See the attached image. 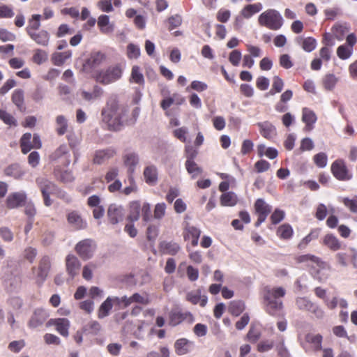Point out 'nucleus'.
I'll return each instance as SVG.
<instances>
[{"mask_svg": "<svg viewBox=\"0 0 357 357\" xmlns=\"http://www.w3.org/2000/svg\"><path fill=\"white\" fill-rule=\"evenodd\" d=\"M26 200V195L24 192H13L7 197L6 204L8 208H15L24 205Z\"/></svg>", "mask_w": 357, "mask_h": 357, "instance_id": "obj_17", "label": "nucleus"}, {"mask_svg": "<svg viewBox=\"0 0 357 357\" xmlns=\"http://www.w3.org/2000/svg\"><path fill=\"white\" fill-rule=\"evenodd\" d=\"M3 174L6 176L20 179L24 176V172L18 163H13L3 169Z\"/></svg>", "mask_w": 357, "mask_h": 357, "instance_id": "obj_29", "label": "nucleus"}, {"mask_svg": "<svg viewBox=\"0 0 357 357\" xmlns=\"http://www.w3.org/2000/svg\"><path fill=\"white\" fill-rule=\"evenodd\" d=\"M123 161L126 166L129 167V170L132 172L135 167L139 162L138 156L135 153H129L123 156Z\"/></svg>", "mask_w": 357, "mask_h": 357, "instance_id": "obj_48", "label": "nucleus"}, {"mask_svg": "<svg viewBox=\"0 0 357 357\" xmlns=\"http://www.w3.org/2000/svg\"><path fill=\"white\" fill-rule=\"evenodd\" d=\"M353 53V48L345 45L339 46L337 49V56L342 60L349 59Z\"/></svg>", "mask_w": 357, "mask_h": 357, "instance_id": "obj_55", "label": "nucleus"}, {"mask_svg": "<svg viewBox=\"0 0 357 357\" xmlns=\"http://www.w3.org/2000/svg\"><path fill=\"white\" fill-rule=\"evenodd\" d=\"M255 212L257 215V220L255 226L258 227L261 223L265 222L267 216L271 211V206L265 202L263 199H257L254 204Z\"/></svg>", "mask_w": 357, "mask_h": 357, "instance_id": "obj_9", "label": "nucleus"}, {"mask_svg": "<svg viewBox=\"0 0 357 357\" xmlns=\"http://www.w3.org/2000/svg\"><path fill=\"white\" fill-rule=\"evenodd\" d=\"M141 211V204L139 201L132 202L130 204L129 215H128V220L130 222L139 220Z\"/></svg>", "mask_w": 357, "mask_h": 357, "instance_id": "obj_35", "label": "nucleus"}, {"mask_svg": "<svg viewBox=\"0 0 357 357\" xmlns=\"http://www.w3.org/2000/svg\"><path fill=\"white\" fill-rule=\"evenodd\" d=\"M257 126L260 134L266 139L271 140L277 135L275 127L269 121L259 122Z\"/></svg>", "mask_w": 357, "mask_h": 357, "instance_id": "obj_21", "label": "nucleus"}, {"mask_svg": "<svg viewBox=\"0 0 357 357\" xmlns=\"http://www.w3.org/2000/svg\"><path fill=\"white\" fill-rule=\"evenodd\" d=\"M175 101L176 104L181 105L184 102V98L179 97V95L177 93H174L172 97L163 99L160 102V107L162 109L167 110Z\"/></svg>", "mask_w": 357, "mask_h": 357, "instance_id": "obj_45", "label": "nucleus"}, {"mask_svg": "<svg viewBox=\"0 0 357 357\" xmlns=\"http://www.w3.org/2000/svg\"><path fill=\"white\" fill-rule=\"evenodd\" d=\"M190 314L182 313L180 312H172L169 314V324L175 326L183 322Z\"/></svg>", "mask_w": 357, "mask_h": 357, "instance_id": "obj_49", "label": "nucleus"}, {"mask_svg": "<svg viewBox=\"0 0 357 357\" xmlns=\"http://www.w3.org/2000/svg\"><path fill=\"white\" fill-rule=\"evenodd\" d=\"M130 81H132L138 84H144V75L141 73L140 68L138 66H132L130 75Z\"/></svg>", "mask_w": 357, "mask_h": 357, "instance_id": "obj_52", "label": "nucleus"}, {"mask_svg": "<svg viewBox=\"0 0 357 357\" xmlns=\"http://www.w3.org/2000/svg\"><path fill=\"white\" fill-rule=\"evenodd\" d=\"M201 233L202 231L199 228L186 223L183 231V240L190 241L191 245L196 247L198 245Z\"/></svg>", "mask_w": 357, "mask_h": 357, "instance_id": "obj_12", "label": "nucleus"}, {"mask_svg": "<svg viewBox=\"0 0 357 357\" xmlns=\"http://www.w3.org/2000/svg\"><path fill=\"white\" fill-rule=\"evenodd\" d=\"M321 243L333 252H336L342 248V242L335 234L331 233L324 235Z\"/></svg>", "mask_w": 357, "mask_h": 357, "instance_id": "obj_19", "label": "nucleus"}, {"mask_svg": "<svg viewBox=\"0 0 357 357\" xmlns=\"http://www.w3.org/2000/svg\"><path fill=\"white\" fill-rule=\"evenodd\" d=\"M293 227L289 223H284L280 225L276 230L277 236L283 241H289L294 236Z\"/></svg>", "mask_w": 357, "mask_h": 357, "instance_id": "obj_28", "label": "nucleus"}, {"mask_svg": "<svg viewBox=\"0 0 357 357\" xmlns=\"http://www.w3.org/2000/svg\"><path fill=\"white\" fill-rule=\"evenodd\" d=\"M338 79L333 74H327L322 79V84L324 88L327 91L333 90L337 82Z\"/></svg>", "mask_w": 357, "mask_h": 357, "instance_id": "obj_47", "label": "nucleus"}, {"mask_svg": "<svg viewBox=\"0 0 357 357\" xmlns=\"http://www.w3.org/2000/svg\"><path fill=\"white\" fill-rule=\"evenodd\" d=\"M123 208L115 204H110L107 209V217L112 225L117 224L123 218Z\"/></svg>", "mask_w": 357, "mask_h": 357, "instance_id": "obj_22", "label": "nucleus"}, {"mask_svg": "<svg viewBox=\"0 0 357 357\" xmlns=\"http://www.w3.org/2000/svg\"><path fill=\"white\" fill-rule=\"evenodd\" d=\"M72 56L71 50H67L63 52H54L52 55V61L54 65L61 66L67 59Z\"/></svg>", "mask_w": 357, "mask_h": 357, "instance_id": "obj_38", "label": "nucleus"}, {"mask_svg": "<svg viewBox=\"0 0 357 357\" xmlns=\"http://www.w3.org/2000/svg\"><path fill=\"white\" fill-rule=\"evenodd\" d=\"M47 325L54 326L56 331L65 337L69 335L70 321L66 318L51 319Z\"/></svg>", "mask_w": 357, "mask_h": 357, "instance_id": "obj_15", "label": "nucleus"}, {"mask_svg": "<svg viewBox=\"0 0 357 357\" xmlns=\"http://www.w3.org/2000/svg\"><path fill=\"white\" fill-rule=\"evenodd\" d=\"M36 182L40 188L43 198L44 204L46 206H50L52 204L50 196L56 193L57 186L52 181L45 178H38Z\"/></svg>", "mask_w": 357, "mask_h": 357, "instance_id": "obj_7", "label": "nucleus"}, {"mask_svg": "<svg viewBox=\"0 0 357 357\" xmlns=\"http://www.w3.org/2000/svg\"><path fill=\"white\" fill-rule=\"evenodd\" d=\"M30 38L37 44L47 46L50 40V34L45 30H40L29 35Z\"/></svg>", "mask_w": 357, "mask_h": 357, "instance_id": "obj_33", "label": "nucleus"}, {"mask_svg": "<svg viewBox=\"0 0 357 357\" xmlns=\"http://www.w3.org/2000/svg\"><path fill=\"white\" fill-rule=\"evenodd\" d=\"M333 176L338 181H347L352 178L353 174L343 159H337L331 166Z\"/></svg>", "mask_w": 357, "mask_h": 357, "instance_id": "obj_6", "label": "nucleus"}, {"mask_svg": "<svg viewBox=\"0 0 357 357\" xmlns=\"http://www.w3.org/2000/svg\"><path fill=\"white\" fill-rule=\"evenodd\" d=\"M106 56L101 52H96L91 54L90 56L86 60L84 64V68L86 70H90L100 66L105 60Z\"/></svg>", "mask_w": 357, "mask_h": 357, "instance_id": "obj_16", "label": "nucleus"}, {"mask_svg": "<svg viewBox=\"0 0 357 357\" xmlns=\"http://www.w3.org/2000/svg\"><path fill=\"white\" fill-rule=\"evenodd\" d=\"M296 305L299 310L310 312L314 303H312L307 298L300 297L296 300Z\"/></svg>", "mask_w": 357, "mask_h": 357, "instance_id": "obj_50", "label": "nucleus"}, {"mask_svg": "<svg viewBox=\"0 0 357 357\" xmlns=\"http://www.w3.org/2000/svg\"><path fill=\"white\" fill-rule=\"evenodd\" d=\"M314 164L319 168H324L326 166L328 162L327 155L324 152H320L313 156Z\"/></svg>", "mask_w": 357, "mask_h": 357, "instance_id": "obj_57", "label": "nucleus"}, {"mask_svg": "<svg viewBox=\"0 0 357 357\" xmlns=\"http://www.w3.org/2000/svg\"><path fill=\"white\" fill-rule=\"evenodd\" d=\"M98 26L101 33L104 34H109L114 31V24L109 23V17L106 15H101L98 19Z\"/></svg>", "mask_w": 357, "mask_h": 357, "instance_id": "obj_30", "label": "nucleus"}, {"mask_svg": "<svg viewBox=\"0 0 357 357\" xmlns=\"http://www.w3.org/2000/svg\"><path fill=\"white\" fill-rule=\"evenodd\" d=\"M286 291L283 287L270 288L265 287L263 289V298L266 311L275 316L283 308L282 301L280 298L285 296Z\"/></svg>", "mask_w": 357, "mask_h": 357, "instance_id": "obj_2", "label": "nucleus"}, {"mask_svg": "<svg viewBox=\"0 0 357 357\" xmlns=\"http://www.w3.org/2000/svg\"><path fill=\"white\" fill-rule=\"evenodd\" d=\"M69 150L66 144L60 145L53 153L50 155L52 160H56L61 157L68 154Z\"/></svg>", "mask_w": 357, "mask_h": 357, "instance_id": "obj_53", "label": "nucleus"}, {"mask_svg": "<svg viewBox=\"0 0 357 357\" xmlns=\"http://www.w3.org/2000/svg\"><path fill=\"white\" fill-rule=\"evenodd\" d=\"M242 58V54L238 50H232L229 54V61L234 66H238Z\"/></svg>", "mask_w": 357, "mask_h": 357, "instance_id": "obj_63", "label": "nucleus"}, {"mask_svg": "<svg viewBox=\"0 0 357 357\" xmlns=\"http://www.w3.org/2000/svg\"><path fill=\"white\" fill-rule=\"evenodd\" d=\"M49 317L48 312L41 308H38L34 310L33 314L28 321V326L30 328H36L43 325Z\"/></svg>", "mask_w": 357, "mask_h": 357, "instance_id": "obj_13", "label": "nucleus"}, {"mask_svg": "<svg viewBox=\"0 0 357 357\" xmlns=\"http://www.w3.org/2000/svg\"><path fill=\"white\" fill-rule=\"evenodd\" d=\"M245 303L242 301H232L229 304L228 311L231 315L238 317L245 310Z\"/></svg>", "mask_w": 357, "mask_h": 357, "instance_id": "obj_40", "label": "nucleus"}, {"mask_svg": "<svg viewBox=\"0 0 357 357\" xmlns=\"http://www.w3.org/2000/svg\"><path fill=\"white\" fill-rule=\"evenodd\" d=\"M321 233V229L320 228H314L312 229L310 231V233L305 236L304 238H303L301 241L298 243L297 248L298 250H304L307 248L308 244L314 240H317Z\"/></svg>", "mask_w": 357, "mask_h": 357, "instance_id": "obj_27", "label": "nucleus"}, {"mask_svg": "<svg viewBox=\"0 0 357 357\" xmlns=\"http://www.w3.org/2000/svg\"><path fill=\"white\" fill-rule=\"evenodd\" d=\"M140 48L138 45L130 43L127 46V56L130 59H137L140 56Z\"/></svg>", "mask_w": 357, "mask_h": 357, "instance_id": "obj_58", "label": "nucleus"}, {"mask_svg": "<svg viewBox=\"0 0 357 357\" xmlns=\"http://www.w3.org/2000/svg\"><path fill=\"white\" fill-rule=\"evenodd\" d=\"M285 213L284 211L276 208L271 214L270 219L273 225H277L284 220Z\"/></svg>", "mask_w": 357, "mask_h": 357, "instance_id": "obj_62", "label": "nucleus"}, {"mask_svg": "<svg viewBox=\"0 0 357 357\" xmlns=\"http://www.w3.org/2000/svg\"><path fill=\"white\" fill-rule=\"evenodd\" d=\"M0 119L7 125L17 126V121L14 116L4 110L0 109Z\"/></svg>", "mask_w": 357, "mask_h": 357, "instance_id": "obj_61", "label": "nucleus"}, {"mask_svg": "<svg viewBox=\"0 0 357 357\" xmlns=\"http://www.w3.org/2000/svg\"><path fill=\"white\" fill-rule=\"evenodd\" d=\"M258 23L270 30L278 31L283 26L284 20L277 10L268 9L259 15Z\"/></svg>", "mask_w": 357, "mask_h": 357, "instance_id": "obj_4", "label": "nucleus"}, {"mask_svg": "<svg viewBox=\"0 0 357 357\" xmlns=\"http://www.w3.org/2000/svg\"><path fill=\"white\" fill-rule=\"evenodd\" d=\"M51 263L50 259L48 256L43 257L38 264V267L36 269V283L38 285H42L44 281L46 280L49 271L50 270ZM36 270L35 267L32 268V271H34Z\"/></svg>", "mask_w": 357, "mask_h": 357, "instance_id": "obj_10", "label": "nucleus"}, {"mask_svg": "<svg viewBox=\"0 0 357 357\" xmlns=\"http://www.w3.org/2000/svg\"><path fill=\"white\" fill-rule=\"evenodd\" d=\"M220 202L223 206H234L238 202V197L233 192H227L222 194Z\"/></svg>", "mask_w": 357, "mask_h": 357, "instance_id": "obj_36", "label": "nucleus"}, {"mask_svg": "<svg viewBox=\"0 0 357 357\" xmlns=\"http://www.w3.org/2000/svg\"><path fill=\"white\" fill-rule=\"evenodd\" d=\"M331 32L335 39L341 41L344 39L346 35L348 33L349 29L342 24H335L331 28Z\"/></svg>", "mask_w": 357, "mask_h": 357, "instance_id": "obj_43", "label": "nucleus"}, {"mask_svg": "<svg viewBox=\"0 0 357 357\" xmlns=\"http://www.w3.org/2000/svg\"><path fill=\"white\" fill-rule=\"evenodd\" d=\"M96 245L92 239L86 238L78 242L75 248L77 254L83 259L87 260L92 257Z\"/></svg>", "mask_w": 357, "mask_h": 357, "instance_id": "obj_8", "label": "nucleus"}, {"mask_svg": "<svg viewBox=\"0 0 357 357\" xmlns=\"http://www.w3.org/2000/svg\"><path fill=\"white\" fill-rule=\"evenodd\" d=\"M66 219L68 223L75 230H82L87 227V222L82 218L78 211L72 210L67 212Z\"/></svg>", "mask_w": 357, "mask_h": 357, "instance_id": "obj_11", "label": "nucleus"}, {"mask_svg": "<svg viewBox=\"0 0 357 357\" xmlns=\"http://www.w3.org/2000/svg\"><path fill=\"white\" fill-rule=\"evenodd\" d=\"M32 135L29 132L24 133L20 139L21 151L24 154L29 153L32 149Z\"/></svg>", "mask_w": 357, "mask_h": 357, "instance_id": "obj_44", "label": "nucleus"}, {"mask_svg": "<svg viewBox=\"0 0 357 357\" xmlns=\"http://www.w3.org/2000/svg\"><path fill=\"white\" fill-rule=\"evenodd\" d=\"M145 181L150 185H155L158 181V170L154 165L146 167L144 170Z\"/></svg>", "mask_w": 357, "mask_h": 357, "instance_id": "obj_31", "label": "nucleus"}, {"mask_svg": "<svg viewBox=\"0 0 357 357\" xmlns=\"http://www.w3.org/2000/svg\"><path fill=\"white\" fill-rule=\"evenodd\" d=\"M231 17V11L226 8H220L216 13V19L220 23L227 22Z\"/></svg>", "mask_w": 357, "mask_h": 357, "instance_id": "obj_60", "label": "nucleus"}, {"mask_svg": "<svg viewBox=\"0 0 357 357\" xmlns=\"http://www.w3.org/2000/svg\"><path fill=\"white\" fill-rule=\"evenodd\" d=\"M342 203L351 213H357V196L352 198L345 197L342 199Z\"/></svg>", "mask_w": 357, "mask_h": 357, "instance_id": "obj_59", "label": "nucleus"}, {"mask_svg": "<svg viewBox=\"0 0 357 357\" xmlns=\"http://www.w3.org/2000/svg\"><path fill=\"white\" fill-rule=\"evenodd\" d=\"M25 344L24 340H15L9 343L8 348L12 352L19 353L25 347Z\"/></svg>", "mask_w": 357, "mask_h": 357, "instance_id": "obj_64", "label": "nucleus"}, {"mask_svg": "<svg viewBox=\"0 0 357 357\" xmlns=\"http://www.w3.org/2000/svg\"><path fill=\"white\" fill-rule=\"evenodd\" d=\"M47 60V54L45 51L36 49L32 56V61L37 65H40Z\"/></svg>", "mask_w": 357, "mask_h": 357, "instance_id": "obj_54", "label": "nucleus"}, {"mask_svg": "<svg viewBox=\"0 0 357 357\" xmlns=\"http://www.w3.org/2000/svg\"><path fill=\"white\" fill-rule=\"evenodd\" d=\"M192 342L186 338L178 339L174 343L175 352L178 356L188 354L191 351Z\"/></svg>", "mask_w": 357, "mask_h": 357, "instance_id": "obj_24", "label": "nucleus"}, {"mask_svg": "<svg viewBox=\"0 0 357 357\" xmlns=\"http://www.w3.org/2000/svg\"><path fill=\"white\" fill-rule=\"evenodd\" d=\"M160 248L163 254L170 255H176L181 250L180 245L177 243L173 241L162 242L160 245Z\"/></svg>", "mask_w": 357, "mask_h": 357, "instance_id": "obj_32", "label": "nucleus"}, {"mask_svg": "<svg viewBox=\"0 0 357 357\" xmlns=\"http://www.w3.org/2000/svg\"><path fill=\"white\" fill-rule=\"evenodd\" d=\"M284 85V81L279 76H274L269 93L275 95V93H280L283 89Z\"/></svg>", "mask_w": 357, "mask_h": 357, "instance_id": "obj_51", "label": "nucleus"}, {"mask_svg": "<svg viewBox=\"0 0 357 357\" xmlns=\"http://www.w3.org/2000/svg\"><path fill=\"white\" fill-rule=\"evenodd\" d=\"M56 132L59 136H62L68 131V123L63 115H59L56 117Z\"/></svg>", "mask_w": 357, "mask_h": 357, "instance_id": "obj_37", "label": "nucleus"}, {"mask_svg": "<svg viewBox=\"0 0 357 357\" xmlns=\"http://www.w3.org/2000/svg\"><path fill=\"white\" fill-rule=\"evenodd\" d=\"M40 15H32V19L29 21V25L27 26L26 30L27 32V34L29 36L31 33H33L36 31H38L39 28L40 26Z\"/></svg>", "mask_w": 357, "mask_h": 357, "instance_id": "obj_46", "label": "nucleus"}, {"mask_svg": "<svg viewBox=\"0 0 357 357\" xmlns=\"http://www.w3.org/2000/svg\"><path fill=\"white\" fill-rule=\"evenodd\" d=\"M123 74L121 64L109 66L107 69L100 70L96 76L97 82L102 84H109L119 80Z\"/></svg>", "mask_w": 357, "mask_h": 357, "instance_id": "obj_5", "label": "nucleus"}, {"mask_svg": "<svg viewBox=\"0 0 357 357\" xmlns=\"http://www.w3.org/2000/svg\"><path fill=\"white\" fill-rule=\"evenodd\" d=\"M317 119V116L312 110L306 107L303 109L302 121L305 123L303 129L305 132H310L313 130L314 124L316 123Z\"/></svg>", "mask_w": 357, "mask_h": 357, "instance_id": "obj_20", "label": "nucleus"}, {"mask_svg": "<svg viewBox=\"0 0 357 357\" xmlns=\"http://www.w3.org/2000/svg\"><path fill=\"white\" fill-rule=\"evenodd\" d=\"M54 175L58 180L63 183L72 182L74 180V177L71 172H59L57 170H54Z\"/></svg>", "mask_w": 357, "mask_h": 357, "instance_id": "obj_56", "label": "nucleus"}, {"mask_svg": "<svg viewBox=\"0 0 357 357\" xmlns=\"http://www.w3.org/2000/svg\"><path fill=\"white\" fill-rule=\"evenodd\" d=\"M185 165L187 172L191 175L192 178H197L203 172L202 168L199 167L194 160H186Z\"/></svg>", "mask_w": 357, "mask_h": 357, "instance_id": "obj_42", "label": "nucleus"}, {"mask_svg": "<svg viewBox=\"0 0 357 357\" xmlns=\"http://www.w3.org/2000/svg\"><path fill=\"white\" fill-rule=\"evenodd\" d=\"M262 4L259 2L253 4H248L241 10V14L244 18L249 19L253 15L260 12L262 10Z\"/></svg>", "mask_w": 357, "mask_h": 357, "instance_id": "obj_34", "label": "nucleus"}, {"mask_svg": "<svg viewBox=\"0 0 357 357\" xmlns=\"http://www.w3.org/2000/svg\"><path fill=\"white\" fill-rule=\"evenodd\" d=\"M11 99L18 109L20 111L25 109L24 91L22 89H18L15 90L12 94Z\"/></svg>", "mask_w": 357, "mask_h": 357, "instance_id": "obj_39", "label": "nucleus"}, {"mask_svg": "<svg viewBox=\"0 0 357 357\" xmlns=\"http://www.w3.org/2000/svg\"><path fill=\"white\" fill-rule=\"evenodd\" d=\"M111 296H109L106 300L100 305L98 310V317L102 319L107 317L109 314L111 310L112 309L113 305L112 303Z\"/></svg>", "mask_w": 357, "mask_h": 357, "instance_id": "obj_41", "label": "nucleus"}, {"mask_svg": "<svg viewBox=\"0 0 357 357\" xmlns=\"http://www.w3.org/2000/svg\"><path fill=\"white\" fill-rule=\"evenodd\" d=\"M306 342L311 344L313 351L317 352L322 349L323 336L321 334L307 333L305 335Z\"/></svg>", "mask_w": 357, "mask_h": 357, "instance_id": "obj_25", "label": "nucleus"}, {"mask_svg": "<svg viewBox=\"0 0 357 357\" xmlns=\"http://www.w3.org/2000/svg\"><path fill=\"white\" fill-rule=\"evenodd\" d=\"M201 293L200 289L188 292L186 295V300L193 305L199 303L201 307H204L207 303L208 298L205 295L202 296Z\"/></svg>", "mask_w": 357, "mask_h": 357, "instance_id": "obj_26", "label": "nucleus"}, {"mask_svg": "<svg viewBox=\"0 0 357 357\" xmlns=\"http://www.w3.org/2000/svg\"><path fill=\"white\" fill-rule=\"evenodd\" d=\"M128 108L119 104L116 97L110 98L102 110V121L110 131H118L128 123Z\"/></svg>", "mask_w": 357, "mask_h": 357, "instance_id": "obj_1", "label": "nucleus"}, {"mask_svg": "<svg viewBox=\"0 0 357 357\" xmlns=\"http://www.w3.org/2000/svg\"><path fill=\"white\" fill-rule=\"evenodd\" d=\"M296 261L299 264L311 262L315 264L317 267L312 265L310 268L311 274L314 278L319 282H324L328 279V275L324 273L323 271L324 270L329 271L331 269V266L326 261H323L320 257L311 254H305L297 257L296 258Z\"/></svg>", "mask_w": 357, "mask_h": 357, "instance_id": "obj_3", "label": "nucleus"}, {"mask_svg": "<svg viewBox=\"0 0 357 357\" xmlns=\"http://www.w3.org/2000/svg\"><path fill=\"white\" fill-rule=\"evenodd\" d=\"M295 41L296 44L300 45L307 52H311L314 50L317 44L316 39L311 36L305 38L300 36L296 38Z\"/></svg>", "mask_w": 357, "mask_h": 357, "instance_id": "obj_23", "label": "nucleus"}, {"mask_svg": "<svg viewBox=\"0 0 357 357\" xmlns=\"http://www.w3.org/2000/svg\"><path fill=\"white\" fill-rule=\"evenodd\" d=\"M116 153L114 148H107L105 149L98 150L95 152L93 156V163L101 165L113 158Z\"/></svg>", "mask_w": 357, "mask_h": 357, "instance_id": "obj_18", "label": "nucleus"}, {"mask_svg": "<svg viewBox=\"0 0 357 357\" xmlns=\"http://www.w3.org/2000/svg\"><path fill=\"white\" fill-rule=\"evenodd\" d=\"M81 263L78 258L73 255H68L66 257V269L68 275L73 279L79 273Z\"/></svg>", "mask_w": 357, "mask_h": 357, "instance_id": "obj_14", "label": "nucleus"}]
</instances>
